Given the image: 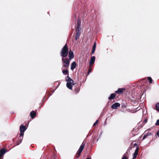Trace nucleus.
<instances>
[{"instance_id":"obj_14","label":"nucleus","mask_w":159,"mask_h":159,"mask_svg":"<svg viewBox=\"0 0 159 159\" xmlns=\"http://www.w3.org/2000/svg\"><path fill=\"white\" fill-rule=\"evenodd\" d=\"M30 116L32 119H34V117L36 116V112L34 111H31L30 113Z\"/></svg>"},{"instance_id":"obj_25","label":"nucleus","mask_w":159,"mask_h":159,"mask_svg":"<svg viewBox=\"0 0 159 159\" xmlns=\"http://www.w3.org/2000/svg\"><path fill=\"white\" fill-rule=\"evenodd\" d=\"M125 154L124 155V156L123 157H122V159H128L126 156H125Z\"/></svg>"},{"instance_id":"obj_30","label":"nucleus","mask_w":159,"mask_h":159,"mask_svg":"<svg viewBox=\"0 0 159 159\" xmlns=\"http://www.w3.org/2000/svg\"><path fill=\"white\" fill-rule=\"evenodd\" d=\"M75 91H76V92L77 93L78 92H79V89H78L77 90H75Z\"/></svg>"},{"instance_id":"obj_17","label":"nucleus","mask_w":159,"mask_h":159,"mask_svg":"<svg viewBox=\"0 0 159 159\" xmlns=\"http://www.w3.org/2000/svg\"><path fill=\"white\" fill-rule=\"evenodd\" d=\"M96 47V42L94 43L93 45V49L92 52V54H93L94 53Z\"/></svg>"},{"instance_id":"obj_32","label":"nucleus","mask_w":159,"mask_h":159,"mask_svg":"<svg viewBox=\"0 0 159 159\" xmlns=\"http://www.w3.org/2000/svg\"><path fill=\"white\" fill-rule=\"evenodd\" d=\"M86 159H91V158L88 157V158H86Z\"/></svg>"},{"instance_id":"obj_9","label":"nucleus","mask_w":159,"mask_h":159,"mask_svg":"<svg viewBox=\"0 0 159 159\" xmlns=\"http://www.w3.org/2000/svg\"><path fill=\"white\" fill-rule=\"evenodd\" d=\"M7 152V150L5 148L0 149V157H1Z\"/></svg>"},{"instance_id":"obj_19","label":"nucleus","mask_w":159,"mask_h":159,"mask_svg":"<svg viewBox=\"0 0 159 159\" xmlns=\"http://www.w3.org/2000/svg\"><path fill=\"white\" fill-rule=\"evenodd\" d=\"M156 108L157 111H159V103L156 104Z\"/></svg>"},{"instance_id":"obj_7","label":"nucleus","mask_w":159,"mask_h":159,"mask_svg":"<svg viewBox=\"0 0 159 159\" xmlns=\"http://www.w3.org/2000/svg\"><path fill=\"white\" fill-rule=\"evenodd\" d=\"M138 150H139V147H138L136 149L134 152V153L133 154V157L132 159H135V158L137 156L138 154Z\"/></svg>"},{"instance_id":"obj_18","label":"nucleus","mask_w":159,"mask_h":159,"mask_svg":"<svg viewBox=\"0 0 159 159\" xmlns=\"http://www.w3.org/2000/svg\"><path fill=\"white\" fill-rule=\"evenodd\" d=\"M62 73L64 75H67L68 74V73H69L68 71L67 70H62Z\"/></svg>"},{"instance_id":"obj_10","label":"nucleus","mask_w":159,"mask_h":159,"mask_svg":"<svg viewBox=\"0 0 159 159\" xmlns=\"http://www.w3.org/2000/svg\"><path fill=\"white\" fill-rule=\"evenodd\" d=\"M25 127L23 125H21L20 126V130L21 132H24L26 130Z\"/></svg>"},{"instance_id":"obj_29","label":"nucleus","mask_w":159,"mask_h":159,"mask_svg":"<svg viewBox=\"0 0 159 159\" xmlns=\"http://www.w3.org/2000/svg\"><path fill=\"white\" fill-rule=\"evenodd\" d=\"M147 120L146 119H145L144 120V122H145V123H146L147 122Z\"/></svg>"},{"instance_id":"obj_16","label":"nucleus","mask_w":159,"mask_h":159,"mask_svg":"<svg viewBox=\"0 0 159 159\" xmlns=\"http://www.w3.org/2000/svg\"><path fill=\"white\" fill-rule=\"evenodd\" d=\"M116 96V94L115 93H112L110 95V97L108 98V99L109 100L113 99L115 98Z\"/></svg>"},{"instance_id":"obj_8","label":"nucleus","mask_w":159,"mask_h":159,"mask_svg":"<svg viewBox=\"0 0 159 159\" xmlns=\"http://www.w3.org/2000/svg\"><path fill=\"white\" fill-rule=\"evenodd\" d=\"M69 59L70 60L73 59L74 57L73 52L71 50H70L69 52Z\"/></svg>"},{"instance_id":"obj_11","label":"nucleus","mask_w":159,"mask_h":159,"mask_svg":"<svg viewBox=\"0 0 159 159\" xmlns=\"http://www.w3.org/2000/svg\"><path fill=\"white\" fill-rule=\"evenodd\" d=\"M76 66V63L75 61H74L72 62L71 65V70H73L75 68Z\"/></svg>"},{"instance_id":"obj_24","label":"nucleus","mask_w":159,"mask_h":159,"mask_svg":"<svg viewBox=\"0 0 159 159\" xmlns=\"http://www.w3.org/2000/svg\"><path fill=\"white\" fill-rule=\"evenodd\" d=\"M24 132H21V133L20 134V137H23L24 135Z\"/></svg>"},{"instance_id":"obj_4","label":"nucleus","mask_w":159,"mask_h":159,"mask_svg":"<svg viewBox=\"0 0 159 159\" xmlns=\"http://www.w3.org/2000/svg\"><path fill=\"white\" fill-rule=\"evenodd\" d=\"M84 145L85 144L83 143L80 146L77 152V154L78 155V156L76 157V158H78L80 155L81 152L82 151L84 147Z\"/></svg>"},{"instance_id":"obj_31","label":"nucleus","mask_w":159,"mask_h":159,"mask_svg":"<svg viewBox=\"0 0 159 159\" xmlns=\"http://www.w3.org/2000/svg\"><path fill=\"white\" fill-rule=\"evenodd\" d=\"M106 122H105V123H104V125H106Z\"/></svg>"},{"instance_id":"obj_2","label":"nucleus","mask_w":159,"mask_h":159,"mask_svg":"<svg viewBox=\"0 0 159 159\" xmlns=\"http://www.w3.org/2000/svg\"><path fill=\"white\" fill-rule=\"evenodd\" d=\"M69 49L66 44L61 49L60 53L61 56L63 57H65L67 56L68 53Z\"/></svg>"},{"instance_id":"obj_6","label":"nucleus","mask_w":159,"mask_h":159,"mask_svg":"<svg viewBox=\"0 0 159 159\" xmlns=\"http://www.w3.org/2000/svg\"><path fill=\"white\" fill-rule=\"evenodd\" d=\"M120 106V104L119 103L116 102L112 104L111 106V107L112 109H116Z\"/></svg>"},{"instance_id":"obj_13","label":"nucleus","mask_w":159,"mask_h":159,"mask_svg":"<svg viewBox=\"0 0 159 159\" xmlns=\"http://www.w3.org/2000/svg\"><path fill=\"white\" fill-rule=\"evenodd\" d=\"M81 21L80 19H78L77 21V26L76 29H81Z\"/></svg>"},{"instance_id":"obj_15","label":"nucleus","mask_w":159,"mask_h":159,"mask_svg":"<svg viewBox=\"0 0 159 159\" xmlns=\"http://www.w3.org/2000/svg\"><path fill=\"white\" fill-rule=\"evenodd\" d=\"M125 90V88H119L115 92V93H116L119 94L122 93L123 90Z\"/></svg>"},{"instance_id":"obj_1","label":"nucleus","mask_w":159,"mask_h":159,"mask_svg":"<svg viewBox=\"0 0 159 159\" xmlns=\"http://www.w3.org/2000/svg\"><path fill=\"white\" fill-rule=\"evenodd\" d=\"M66 80L67 81L66 86L69 89L72 90L73 85L75 84L72 79L68 75L66 78Z\"/></svg>"},{"instance_id":"obj_27","label":"nucleus","mask_w":159,"mask_h":159,"mask_svg":"<svg viewBox=\"0 0 159 159\" xmlns=\"http://www.w3.org/2000/svg\"><path fill=\"white\" fill-rule=\"evenodd\" d=\"M156 135L159 137V130H158L156 133Z\"/></svg>"},{"instance_id":"obj_33","label":"nucleus","mask_w":159,"mask_h":159,"mask_svg":"<svg viewBox=\"0 0 159 159\" xmlns=\"http://www.w3.org/2000/svg\"><path fill=\"white\" fill-rule=\"evenodd\" d=\"M135 144H136V145H137L136 143H135V144H134V145H135Z\"/></svg>"},{"instance_id":"obj_26","label":"nucleus","mask_w":159,"mask_h":159,"mask_svg":"<svg viewBox=\"0 0 159 159\" xmlns=\"http://www.w3.org/2000/svg\"><path fill=\"white\" fill-rule=\"evenodd\" d=\"M98 120H97L95 121V122L93 124V126H94L95 125L97 124V123H98Z\"/></svg>"},{"instance_id":"obj_5","label":"nucleus","mask_w":159,"mask_h":159,"mask_svg":"<svg viewBox=\"0 0 159 159\" xmlns=\"http://www.w3.org/2000/svg\"><path fill=\"white\" fill-rule=\"evenodd\" d=\"M81 30V29H76L75 38V40H77L79 38L81 34V32L80 31Z\"/></svg>"},{"instance_id":"obj_20","label":"nucleus","mask_w":159,"mask_h":159,"mask_svg":"<svg viewBox=\"0 0 159 159\" xmlns=\"http://www.w3.org/2000/svg\"><path fill=\"white\" fill-rule=\"evenodd\" d=\"M22 139L20 138L19 139V141L17 142L16 143V145H19L22 142Z\"/></svg>"},{"instance_id":"obj_21","label":"nucleus","mask_w":159,"mask_h":159,"mask_svg":"<svg viewBox=\"0 0 159 159\" xmlns=\"http://www.w3.org/2000/svg\"><path fill=\"white\" fill-rule=\"evenodd\" d=\"M148 80L149 81V83H152V79L151 77H148Z\"/></svg>"},{"instance_id":"obj_22","label":"nucleus","mask_w":159,"mask_h":159,"mask_svg":"<svg viewBox=\"0 0 159 159\" xmlns=\"http://www.w3.org/2000/svg\"><path fill=\"white\" fill-rule=\"evenodd\" d=\"M148 136V134H144L143 136V139L144 140V139H145Z\"/></svg>"},{"instance_id":"obj_28","label":"nucleus","mask_w":159,"mask_h":159,"mask_svg":"<svg viewBox=\"0 0 159 159\" xmlns=\"http://www.w3.org/2000/svg\"><path fill=\"white\" fill-rule=\"evenodd\" d=\"M91 71V70L90 69H89L88 72V75H89V73H90Z\"/></svg>"},{"instance_id":"obj_3","label":"nucleus","mask_w":159,"mask_h":159,"mask_svg":"<svg viewBox=\"0 0 159 159\" xmlns=\"http://www.w3.org/2000/svg\"><path fill=\"white\" fill-rule=\"evenodd\" d=\"M62 61L63 64V67H65L66 69L68 68L70 63V60L68 58H64L63 57Z\"/></svg>"},{"instance_id":"obj_23","label":"nucleus","mask_w":159,"mask_h":159,"mask_svg":"<svg viewBox=\"0 0 159 159\" xmlns=\"http://www.w3.org/2000/svg\"><path fill=\"white\" fill-rule=\"evenodd\" d=\"M155 125H156L159 126V120H157V122L156 123Z\"/></svg>"},{"instance_id":"obj_12","label":"nucleus","mask_w":159,"mask_h":159,"mask_svg":"<svg viewBox=\"0 0 159 159\" xmlns=\"http://www.w3.org/2000/svg\"><path fill=\"white\" fill-rule=\"evenodd\" d=\"M95 60V56L92 57L90 60L89 64L90 65L93 64Z\"/></svg>"}]
</instances>
